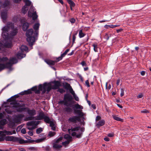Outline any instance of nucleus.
<instances>
[{
	"label": "nucleus",
	"instance_id": "nucleus-1",
	"mask_svg": "<svg viewBox=\"0 0 151 151\" xmlns=\"http://www.w3.org/2000/svg\"><path fill=\"white\" fill-rule=\"evenodd\" d=\"M2 35L5 39H7L9 37L12 38L15 36L18 32V29L15 27L14 23L11 22H8L6 25L2 28Z\"/></svg>",
	"mask_w": 151,
	"mask_h": 151
},
{
	"label": "nucleus",
	"instance_id": "nucleus-2",
	"mask_svg": "<svg viewBox=\"0 0 151 151\" xmlns=\"http://www.w3.org/2000/svg\"><path fill=\"white\" fill-rule=\"evenodd\" d=\"M39 26L40 24L39 23L35 24L33 26V28L35 30L34 32L32 29L28 30L26 32V35L27 37V40L31 46H32L36 37L38 36Z\"/></svg>",
	"mask_w": 151,
	"mask_h": 151
},
{
	"label": "nucleus",
	"instance_id": "nucleus-3",
	"mask_svg": "<svg viewBox=\"0 0 151 151\" xmlns=\"http://www.w3.org/2000/svg\"><path fill=\"white\" fill-rule=\"evenodd\" d=\"M15 96H12L7 100L8 102H11L10 103L11 105H13L12 106L7 107L5 109L6 112L7 114H11L13 112L22 111V109L20 107V105L17 103L15 101Z\"/></svg>",
	"mask_w": 151,
	"mask_h": 151
},
{
	"label": "nucleus",
	"instance_id": "nucleus-4",
	"mask_svg": "<svg viewBox=\"0 0 151 151\" xmlns=\"http://www.w3.org/2000/svg\"><path fill=\"white\" fill-rule=\"evenodd\" d=\"M80 128V127H77L74 128H71L68 129V131L70 132V131L73 132L71 135L73 137L76 136L77 138H80L82 136V132L84 131V128L83 127L81 128V132L79 131Z\"/></svg>",
	"mask_w": 151,
	"mask_h": 151
},
{
	"label": "nucleus",
	"instance_id": "nucleus-5",
	"mask_svg": "<svg viewBox=\"0 0 151 151\" xmlns=\"http://www.w3.org/2000/svg\"><path fill=\"white\" fill-rule=\"evenodd\" d=\"M74 112L75 114H78L79 116H74L69 118L68 121L75 123L77 122V121L81 122L80 117L84 116V114L82 112V111L80 110L74 109Z\"/></svg>",
	"mask_w": 151,
	"mask_h": 151
},
{
	"label": "nucleus",
	"instance_id": "nucleus-6",
	"mask_svg": "<svg viewBox=\"0 0 151 151\" xmlns=\"http://www.w3.org/2000/svg\"><path fill=\"white\" fill-rule=\"evenodd\" d=\"M52 89L51 87V84L50 83H44L43 85L40 84L39 85L38 89L39 91H42L43 93L45 92L46 91L48 93Z\"/></svg>",
	"mask_w": 151,
	"mask_h": 151
},
{
	"label": "nucleus",
	"instance_id": "nucleus-7",
	"mask_svg": "<svg viewBox=\"0 0 151 151\" xmlns=\"http://www.w3.org/2000/svg\"><path fill=\"white\" fill-rule=\"evenodd\" d=\"M62 140H64L63 137H60L57 139L55 142L53 143L52 147L54 150H57L58 151L62 147V145L61 144Z\"/></svg>",
	"mask_w": 151,
	"mask_h": 151
},
{
	"label": "nucleus",
	"instance_id": "nucleus-8",
	"mask_svg": "<svg viewBox=\"0 0 151 151\" xmlns=\"http://www.w3.org/2000/svg\"><path fill=\"white\" fill-rule=\"evenodd\" d=\"M39 121H32L26 123V127L29 130H32L35 129L39 124Z\"/></svg>",
	"mask_w": 151,
	"mask_h": 151
},
{
	"label": "nucleus",
	"instance_id": "nucleus-9",
	"mask_svg": "<svg viewBox=\"0 0 151 151\" xmlns=\"http://www.w3.org/2000/svg\"><path fill=\"white\" fill-rule=\"evenodd\" d=\"M72 137L68 134H66L63 137V139H65L67 140L65 142H63L61 143L64 146H66V145L68 144L70 142L72 141Z\"/></svg>",
	"mask_w": 151,
	"mask_h": 151
},
{
	"label": "nucleus",
	"instance_id": "nucleus-10",
	"mask_svg": "<svg viewBox=\"0 0 151 151\" xmlns=\"http://www.w3.org/2000/svg\"><path fill=\"white\" fill-rule=\"evenodd\" d=\"M24 115L22 114H19L16 115L13 119L14 122L16 123H20L22 118Z\"/></svg>",
	"mask_w": 151,
	"mask_h": 151
},
{
	"label": "nucleus",
	"instance_id": "nucleus-11",
	"mask_svg": "<svg viewBox=\"0 0 151 151\" xmlns=\"http://www.w3.org/2000/svg\"><path fill=\"white\" fill-rule=\"evenodd\" d=\"M52 83L54 84L53 85L51 84V87L52 89H57L61 86L60 83L58 81H54L52 82Z\"/></svg>",
	"mask_w": 151,
	"mask_h": 151
},
{
	"label": "nucleus",
	"instance_id": "nucleus-12",
	"mask_svg": "<svg viewBox=\"0 0 151 151\" xmlns=\"http://www.w3.org/2000/svg\"><path fill=\"white\" fill-rule=\"evenodd\" d=\"M73 99L72 96L69 94H66L64 96V99L65 100L68 101H70Z\"/></svg>",
	"mask_w": 151,
	"mask_h": 151
},
{
	"label": "nucleus",
	"instance_id": "nucleus-13",
	"mask_svg": "<svg viewBox=\"0 0 151 151\" xmlns=\"http://www.w3.org/2000/svg\"><path fill=\"white\" fill-rule=\"evenodd\" d=\"M15 141H17L20 144H25L29 142V140H24L22 138H18L16 137Z\"/></svg>",
	"mask_w": 151,
	"mask_h": 151
},
{
	"label": "nucleus",
	"instance_id": "nucleus-14",
	"mask_svg": "<svg viewBox=\"0 0 151 151\" xmlns=\"http://www.w3.org/2000/svg\"><path fill=\"white\" fill-rule=\"evenodd\" d=\"M9 2L8 0H6L5 1L4 3L2 5L1 2L0 1V8L1 6L4 8H8L9 7Z\"/></svg>",
	"mask_w": 151,
	"mask_h": 151
},
{
	"label": "nucleus",
	"instance_id": "nucleus-15",
	"mask_svg": "<svg viewBox=\"0 0 151 151\" xmlns=\"http://www.w3.org/2000/svg\"><path fill=\"white\" fill-rule=\"evenodd\" d=\"M45 115L43 112L40 113L38 116L36 117V119L37 120H41L43 119H44Z\"/></svg>",
	"mask_w": 151,
	"mask_h": 151
},
{
	"label": "nucleus",
	"instance_id": "nucleus-16",
	"mask_svg": "<svg viewBox=\"0 0 151 151\" xmlns=\"http://www.w3.org/2000/svg\"><path fill=\"white\" fill-rule=\"evenodd\" d=\"M16 137L11 136H6L5 137V140L6 141H15Z\"/></svg>",
	"mask_w": 151,
	"mask_h": 151
},
{
	"label": "nucleus",
	"instance_id": "nucleus-17",
	"mask_svg": "<svg viewBox=\"0 0 151 151\" xmlns=\"http://www.w3.org/2000/svg\"><path fill=\"white\" fill-rule=\"evenodd\" d=\"M27 112L30 116H33L36 114V111L34 109L31 110L28 109Z\"/></svg>",
	"mask_w": 151,
	"mask_h": 151
},
{
	"label": "nucleus",
	"instance_id": "nucleus-18",
	"mask_svg": "<svg viewBox=\"0 0 151 151\" xmlns=\"http://www.w3.org/2000/svg\"><path fill=\"white\" fill-rule=\"evenodd\" d=\"M45 61L49 65H53L55 64V61L50 60L48 59L45 60Z\"/></svg>",
	"mask_w": 151,
	"mask_h": 151
},
{
	"label": "nucleus",
	"instance_id": "nucleus-19",
	"mask_svg": "<svg viewBox=\"0 0 151 151\" xmlns=\"http://www.w3.org/2000/svg\"><path fill=\"white\" fill-rule=\"evenodd\" d=\"M44 119V121L45 122L50 124L51 123V122H53V120L52 119H50L48 116H45Z\"/></svg>",
	"mask_w": 151,
	"mask_h": 151
},
{
	"label": "nucleus",
	"instance_id": "nucleus-20",
	"mask_svg": "<svg viewBox=\"0 0 151 151\" xmlns=\"http://www.w3.org/2000/svg\"><path fill=\"white\" fill-rule=\"evenodd\" d=\"M1 16L2 19L5 20L7 18V12L6 11L2 12L1 13Z\"/></svg>",
	"mask_w": 151,
	"mask_h": 151
},
{
	"label": "nucleus",
	"instance_id": "nucleus-21",
	"mask_svg": "<svg viewBox=\"0 0 151 151\" xmlns=\"http://www.w3.org/2000/svg\"><path fill=\"white\" fill-rule=\"evenodd\" d=\"M17 58L19 59H21L25 56V55L22 52H19L17 55Z\"/></svg>",
	"mask_w": 151,
	"mask_h": 151
},
{
	"label": "nucleus",
	"instance_id": "nucleus-22",
	"mask_svg": "<svg viewBox=\"0 0 151 151\" xmlns=\"http://www.w3.org/2000/svg\"><path fill=\"white\" fill-rule=\"evenodd\" d=\"M29 26V24L27 22H25L23 24L22 29L24 31H26L28 28Z\"/></svg>",
	"mask_w": 151,
	"mask_h": 151
},
{
	"label": "nucleus",
	"instance_id": "nucleus-23",
	"mask_svg": "<svg viewBox=\"0 0 151 151\" xmlns=\"http://www.w3.org/2000/svg\"><path fill=\"white\" fill-rule=\"evenodd\" d=\"M112 117L113 118L116 120L121 122H123V119L119 118L117 116L113 115H112Z\"/></svg>",
	"mask_w": 151,
	"mask_h": 151
},
{
	"label": "nucleus",
	"instance_id": "nucleus-24",
	"mask_svg": "<svg viewBox=\"0 0 151 151\" xmlns=\"http://www.w3.org/2000/svg\"><path fill=\"white\" fill-rule=\"evenodd\" d=\"M105 124V121L102 120L99 121L97 124L98 126L100 127L104 125Z\"/></svg>",
	"mask_w": 151,
	"mask_h": 151
},
{
	"label": "nucleus",
	"instance_id": "nucleus-25",
	"mask_svg": "<svg viewBox=\"0 0 151 151\" xmlns=\"http://www.w3.org/2000/svg\"><path fill=\"white\" fill-rule=\"evenodd\" d=\"M74 108L76 109H83V107L77 104L74 105Z\"/></svg>",
	"mask_w": 151,
	"mask_h": 151
},
{
	"label": "nucleus",
	"instance_id": "nucleus-26",
	"mask_svg": "<svg viewBox=\"0 0 151 151\" xmlns=\"http://www.w3.org/2000/svg\"><path fill=\"white\" fill-rule=\"evenodd\" d=\"M20 48L22 52L24 51H27L28 50L27 47L25 45H22Z\"/></svg>",
	"mask_w": 151,
	"mask_h": 151
},
{
	"label": "nucleus",
	"instance_id": "nucleus-27",
	"mask_svg": "<svg viewBox=\"0 0 151 151\" xmlns=\"http://www.w3.org/2000/svg\"><path fill=\"white\" fill-rule=\"evenodd\" d=\"M31 93V91L30 90H28L27 91H25L24 92H21L20 94L22 95H24V94H29Z\"/></svg>",
	"mask_w": 151,
	"mask_h": 151
},
{
	"label": "nucleus",
	"instance_id": "nucleus-28",
	"mask_svg": "<svg viewBox=\"0 0 151 151\" xmlns=\"http://www.w3.org/2000/svg\"><path fill=\"white\" fill-rule=\"evenodd\" d=\"M85 35L86 34L83 32V31L82 29L79 30V36L80 38L84 37Z\"/></svg>",
	"mask_w": 151,
	"mask_h": 151
},
{
	"label": "nucleus",
	"instance_id": "nucleus-29",
	"mask_svg": "<svg viewBox=\"0 0 151 151\" xmlns=\"http://www.w3.org/2000/svg\"><path fill=\"white\" fill-rule=\"evenodd\" d=\"M67 1L70 5V6L74 7L75 6V3L71 0H67Z\"/></svg>",
	"mask_w": 151,
	"mask_h": 151
},
{
	"label": "nucleus",
	"instance_id": "nucleus-30",
	"mask_svg": "<svg viewBox=\"0 0 151 151\" xmlns=\"http://www.w3.org/2000/svg\"><path fill=\"white\" fill-rule=\"evenodd\" d=\"M46 139V137H44L43 138L37 139L35 140V141L37 143H39L43 142Z\"/></svg>",
	"mask_w": 151,
	"mask_h": 151
},
{
	"label": "nucleus",
	"instance_id": "nucleus-31",
	"mask_svg": "<svg viewBox=\"0 0 151 151\" xmlns=\"http://www.w3.org/2000/svg\"><path fill=\"white\" fill-rule=\"evenodd\" d=\"M28 10V8L25 5L22 8V11L24 14H25L27 12Z\"/></svg>",
	"mask_w": 151,
	"mask_h": 151
},
{
	"label": "nucleus",
	"instance_id": "nucleus-32",
	"mask_svg": "<svg viewBox=\"0 0 151 151\" xmlns=\"http://www.w3.org/2000/svg\"><path fill=\"white\" fill-rule=\"evenodd\" d=\"M12 46V42L9 41V42H6L5 43V46L7 47H11Z\"/></svg>",
	"mask_w": 151,
	"mask_h": 151
},
{
	"label": "nucleus",
	"instance_id": "nucleus-33",
	"mask_svg": "<svg viewBox=\"0 0 151 151\" xmlns=\"http://www.w3.org/2000/svg\"><path fill=\"white\" fill-rule=\"evenodd\" d=\"M93 47V50L95 52L98 51V45L96 43H94L92 45Z\"/></svg>",
	"mask_w": 151,
	"mask_h": 151
},
{
	"label": "nucleus",
	"instance_id": "nucleus-34",
	"mask_svg": "<svg viewBox=\"0 0 151 151\" xmlns=\"http://www.w3.org/2000/svg\"><path fill=\"white\" fill-rule=\"evenodd\" d=\"M24 1L25 3V5L27 6H29L31 4V2L29 0H23Z\"/></svg>",
	"mask_w": 151,
	"mask_h": 151
},
{
	"label": "nucleus",
	"instance_id": "nucleus-35",
	"mask_svg": "<svg viewBox=\"0 0 151 151\" xmlns=\"http://www.w3.org/2000/svg\"><path fill=\"white\" fill-rule=\"evenodd\" d=\"M3 133L5 134V136L6 135H11L12 134V132L5 130L3 131Z\"/></svg>",
	"mask_w": 151,
	"mask_h": 151
},
{
	"label": "nucleus",
	"instance_id": "nucleus-36",
	"mask_svg": "<svg viewBox=\"0 0 151 151\" xmlns=\"http://www.w3.org/2000/svg\"><path fill=\"white\" fill-rule=\"evenodd\" d=\"M7 121L6 119H3L0 121V124L1 125H4L6 123Z\"/></svg>",
	"mask_w": 151,
	"mask_h": 151
},
{
	"label": "nucleus",
	"instance_id": "nucleus-37",
	"mask_svg": "<svg viewBox=\"0 0 151 151\" xmlns=\"http://www.w3.org/2000/svg\"><path fill=\"white\" fill-rule=\"evenodd\" d=\"M32 17V19L33 20H35L37 18L38 16L36 14V12H34L33 14Z\"/></svg>",
	"mask_w": 151,
	"mask_h": 151
},
{
	"label": "nucleus",
	"instance_id": "nucleus-38",
	"mask_svg": "<svg viewBox=\"0 0 151 151\" xmlns=\"http://www.w3.org/2000/svg\"><path fill=\"white\" fill-rule=\"evenodd\" d=\"M50 127H51V129L53 130H55V127L54 126L55 125L53 122H51V123L50 124Z\"/></svg>",
	"mask_w": 151,
	"mask_h": 151
},
{
	"label": "nucleus",
	"instance_id": "nucleus-39",
	"mask_svg": "<svg viewBox=\"0 0 151 151\" xmlns=\"http://www.w3.org/2000/svg\"><path fill=\"white\" fill-rule=\"evenodd\" d=\"M64 110L67 112H70L72 111V109L69 107H66L65 108Z\"/></svg>",
	"mask_w": 151,
	"mask_h": 151
},
{
	"label": "nucleus",
	"instance_id": "nucleus-40",
	"mask_svg": "<svg viewBox=\"0 0 151 151\" xmlns=\"http://www.w3.org/2000/svg\"><path fill=\"white\" fill-rule=\"evenodd\" d=\"M55 134V132L50 131L49 133L48 136H49L50 137H51L54 136Z\"/></svg>",
	"mask_w": 151,
	"mask_h": 151
},
{
	"label": "nucleus",
	"instance_id": "nucleus-41",
	"mask_svg": "<svg viewBox=\"0 0 151 151\" xmlns=\"http://www.w3.org/2000/svg\"><path fill=\"white\" fill-rule=\"evenodd\" d=\"M78 33L77 32H76L73 35V43H74L76 39V36Z\"/></svg>",
	"mask_w": 151,
	"mask_h": 151
},
{
	"label": "nucleus",
	"instance_id": "nucleus-42",
	"mask_svg": "<svg viewBox=\"0 0 151 151\" xmlns=\"http://www.w3.org/2000/svg\"><path fill=\"white\" fill-rule=\"evenodd\" d=\"M70 85L68 83H66L65 85V88L69 89L70 88H71Z\"/></svg>",
	"mask_w": 151,
	"mask_h": 151
},
{
	"label": "nucleus",
	"instance_id": "nucleus-43",
	"mask_svg": "<svg viewBox=\"0 0 151 151\" xmlns=\"http://www.w3.org/2000/svg\"><path fill=\"white\" fill-rule=\"evenodd\" d=\"M43 131L42 128H39L36 129V133L37 134H39L42 132Z\"/></svg>",
	"mask_w": 151,
	"mask_h": 151
},
{
	"label": "nucleus",
	"instance_id": "nucleus-44",
	"mask_svg": "<svg viewBox=\"0 0 151 151\" xmlns=\"http://www.w3.org/2000/svg\"><path fill=\"white\" fill-rule=\"evenodd\" d=\"M69 50H70L69 49H67L63 53L61 54L62 56L64 57L69 52Z\"/></svg>",
	"mask_w": 151,
	"mask_h": 151
},
{
	"label": "nucleus",
	"instance_id": "nucleus-45",
	"mask_svg": "<svg viewBox=\"0 0 151 151\" xmlns=\"http://www.w3.org/2000/svg\"><path fill=\"white\" fill-rule=\"evenodd\" d=\"M57 91L60 92L61 93H62L65 92V91L63 88H58Z\"/></svg>",
	"mask_w": 151,
	"mask_h": 151
},
{
	"label": "nucleus",
	"instance_id": "nucleus-46",
	"mask_svg": "<svg viewBox=\"0 0 151 151\" xmlns=\"http://www.w3.org/2000/svg\"><path fill=\"white\" fill-rule=\"evenodd\" d=\"M34 118V117L32 116H29L28 117H27L26 118V121H29V120H32Z\"/></svg>",
	"mask_w": 151,
	"mask_h": 151
},
{
	"label": "nucleus",
	"instance_id": "nucleus-47",
	"mask_svg": "<svg viewBox=\"0 0 151 151\" xmlns=\"http://www.w3.org/2000/svg\"><path fill=\"white\" fill-rule=\"evenodd\" d=\"M28 149L30 150L34 151L37 150V148L34 147H31L28 148Z\"/></svg>",
	"mask_w": 151,
	"mask_h": 151
},
{
	"label": "nucleus",
	"instance_id": "nucleus-48",
	"mask_svg": "<svg viewBox=\"0 0 151 151\" xmlns=\"http://www.w3.org/2000/svg\"><path fill=\"white\" fill-rule=\"evenodd\" d=\"M124 90L123 88H122L121 89V93L120 94V96L121 97L123 96L124 94Z\"/></svg>",
	"mask_w": 151,
	"mask_h": 151
},
{
	"label": "nucleus",
	"instance_id": "nucleus-49",
	"mask_svg": "<svg viewBox=\"0 0 151 151\" xmlns=\"http://www.w3.org/2000/svg\"><path fill=\"white\" fill-rule=\"evenodd\" d=\"M70 21L72 24L74 23L76 21L75 19L74 18H72L70 19Z\"/></svg>",
	"mask_w": 151,
	"mask_h": 151
},
{
	"label": "nucleus",
	"instance_id": "nucleus-50",
	"mask_svg": "<svg viewBox=\"0 0 151 151\" xmlns=\"http://www.w3.org/2000/svg\"><path fill=\"white\" fill-rule=\"evenodd\" d=\"M21 132L23 134H25L26 133V131L25 129L23 128L21 130Z\"/></svg>",
	"mask_w": 151,
	"mask_h": 151
},
{
	"label": "nucleus",
	"instance_id": "nucleus-51",
	"mask_svg": "<svg viewBox=\"0 0 151 151\" xmlns=\"http://www.w3.org/2000/svg\"><path fill=\"white\" fill-rule=\"evenodd\" d=\"M63 57L62 56V55H61L57 59V60L55 61L56 62H57L59 61V60H61L63 58Z\"/></svg>",
	"mask_w": 151,
	"mask_h": 151
},
{
	"label": "nucleus",
	"instance_id": "nucleus-52",
	"mask_svg": "<svg viewBox=\"0 0 151 151\" xmlns=\"http://www.w3.org/2000/svg\"><path fill=\"white\" fill-rule=\"evenodd\" d=\"M33 13H32L29 11L28 12V16L29 17H31L32 16Z\"/></svg>",
	"mask_w": 151,
	"mask_h": 151
},
{
	"label": "nucleus",
	"instance_id": "nucleus-53",
	"mask_svg": "<svg viewBox=\"0 0 151 151\" xmlns=\"http://www.w3.org/2000/svg\"><path fill=\"white\" fill-rule=\"evenodd\" d=\"M141 112L142 113H149V111H148L146 109H144V110H143L142 111H141Z\"/></svg>",
	"mask_w": 151,
	"mask_h": 151
},
{
	"label": "nucleus",
	"instance_id": "nucleus-54",
	"mask_svg": "<svg viewBox=\"0 0 151 151\" xmlns=\"http://www.w3.org/2000/svg\"><path fill=\"white\" fill-rule=\"evenodd\" d=\"M5 137L3 136H0V142L3 141L5 140Z\"/></svg>",
	"mask_w": 151,
	"mask_h": 151
},
{
	"label": "nucleus",
	"instance_id": "nucleus-55",
	"mask_svg": "<svg viewBox=\"0 0 151 151\" xmlns=\"http://www.w3.org/2000/svg\"><path fill=\"white\" fill-rule=\"evenodd\" d=\"M73 97L77 101H78L79 100V98L78 97L76 96V95L75 94L73 96Z\"/></svg>",
	"mask_w": 151,
	"mask_h": 151
},
{
	"label": "nucleus",
	"instance_id": "nucleus-56",
	"mask_svg": "<svg viewBox=\"0 0 151 151\" xmlns=\"http://www.w3.org/2000/svg\"><path fill=\"white\" fill-rule=\"evenodd\" d=\"M143 96V94L142 93L139 94L138 96H137V98H142Z\"/></svg>",
	"mask_w": 151,
	"mask_h": 151
},
{
	"label": "nucleus",
	"instance_id": "nucleus-57",
	"mask_svg": "<svg viewBox=\"0 0 151 151\" xmlns=\"http://www.w3.org/2000/svg\"><path fill=\"white\" fill-rule=\"evenodd\" d=\"M85 83H86V85L88 87H90V85H89V81H88V80H87L86 81Z\"/></svg>",
	"mask_w": 151,
	"mask_h": 151
},
{
	"label": "nucleus",
	"instance_id": "nucleus-58",
	"mask_svg": "<svg viewBox=\"0 0 151 151\" xmlns=\"http://www.w3.org/2000/svg\"><path fill=\"white\" fill-rule=\"evenodd\" d=\"M114 135V134L113 133H109L108 134V136L109 137H113Z\"/></svg>",
	"mask_w": 151,
	"mask_h": 151
},
{
	"label": "nucleus",
	"instance_id": "nucleus-59",
	"mask_svg": "<svg viewBox=\"0 0 151 151\" xmlns=\"http://www.w3.org/2000/svg\"><path fill=\"white\" fill-rule=\"evenodd\" d=\"M28 134L30 136H32L33 134L32 131H29L27 132Z\"/></svg>",
	"mask_w": 151,
	"mask_h": 151
},
{
	"label": "nucleus",
	"instance_id": "nucleus-60",
	"mask_svg": "<svg viewBox=\"0 0 151 151\" xmlns=\"http://www.w3.org/2000/svg\"><path fill=\"white\" fill-rule=\"evenodd\" d=\"M5 136V134H4L3 131H0V136Z\"/></svg>",
	"mask_w": 151,
	"mask_h": 151
},
{
	"label": "nucleus",
	"instance_id": "nucleus-61",
	"mask_svg": "<svg viewBox=\"0 0 151 151\" xmlns=\"http://www.w3.org/2000/svg\"><path fill=\"white\" fill-rule=\"evenodd\" d=\"M67 101H65L64 102V105H65V106H69V105L68 104V103L67 102Z\"/></svg>",
	"mask_w": 151,
	"mask_h": 151
},
{
	"label": "nucleus",
	"instance_id": "nucleus-62",
	"mask_svg": "<svg viewBox=\"0 0 151 151\" xmlns=\"http://www.w3.org/2000/svg\"><path fill=\"white\" fill-rule=\"evenodd\" d=\"M18 150L21 151H25L26 150L24 148L19 147L18 148Z\"/></svg>",
	"mask_w": 151,
	"mask_h": 151
},
{
	"label": "nucleus",
	"instance_id": "nucleus-63",
	"mask_svg": "<svg viewBox=\"0 0 151 151\" xmlns=\"http://www.w3.org/2000/svg\"><path fill=\"white\" fill-rule=\"evenodd\" d=\"M104 140L106 141H109L110 139L109 138L107 137H106L104 138Z\"/></svg>",
	"mask_w": 151,
	"mask_h": 151
},
{
	"label": "nucleus",
	"instance_id": "nucleus-64",
	"mask_svg": "<svg viewBox=\"0 0 151 151\" xmlns=\"http://www.w3.org/2000/svg\"><path fill=\"white\" fill-rule=\"evenodd\" d=\"M45 149L46 151H49L50 150V148L48 146H47L45 148Z\"/></svg>",
	"mask_w": 151,
	"mask_h": 151
}]
</instances>
